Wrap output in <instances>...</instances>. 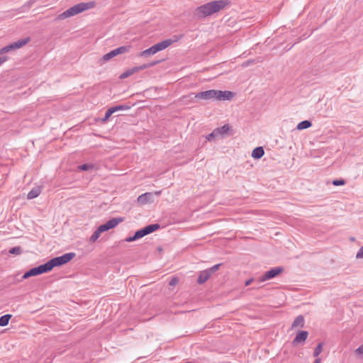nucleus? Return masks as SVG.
Instances as JSON below:
<instances>
[{
    "mask_svg": "<svg viewBox=\"0 0 363 363\" xmlns=\"http://www.w3.org/2000/svg\"><path fill=\"white\" fill-rule=\"evenodd\" d=\"M75 257L74 252L64 254L62 256L51 259L46 263L38 267L40 274L50 272L54 267H60L69 262Z\"/></svg>",
    "mask_w": 363,
    "mask_h": 363,
    "instance_id": "obj_1",
    "label": "nucleus"
},
{
    "mask_svg": "<svg viewBox=\"0 0 363 363\" xmlns=\"http://www.w3.org/2000/svg\"><path fill=\"white\" fill-rule=\"evenodd\" d=\"M233 96V94L230 91L211 89L199 92L194 97L203 100L227 101L230 100Z\"/></svg>",
    "mask_w": 363,
    "mask_h": 363,
    "instance_id": "obj_2",
    "label": "nucleus"
},
{
    "mask_svg": "<svg viewBox=\"0 0 363 363\" xmlns=\"http://www.w3.org/2000/svg\"><path fill=\"white\" fill-rule=\"evenodd\" d=\"M228 4L227 0L214 1L203 4L196 9V14L200 17H206L216 12H218Z\"/></svg>",
    "mask_w": 363,
    "mask_h": 363,
    "instance_id": "obj_3",
    "label": "nucleus"
},
{
    "mask_svg": "<svg viewBox=\"0 0 363 363\" xmlns=\"http://www.w3.org/2000/svg\"><path fill=\"white\" fill-rule=\"evenodd\" d=\"M183 38V35H174L172 38L167 39L161 41L148 49H146L140 52L141 57H148L157 53L159 51L163 50L174 43L179 41Z\"/></svg>",
    "mask_w": 363,
    "mask_h": 363,
    "instance_id": "obj_4",
    "label": "nucleus"
},
{
    "mask_svg": "<svg viewBox=\"0 0 363 363\" xmlns=\"http://www.w3.org/2000/svg\"><path fill=\"white\" fill-rule=\"evenodd\" d=\"M95 6V1L82 2L70 7L63 13H60L57 18L60 20L65 19L67 18L79 14L83 11L93 9Z\"/></svg>",
    "mask_w": 363,
    "mask_h": 363,
    "instance_id": "obj_5",
    "label": "nucleus"
},
{
    "mask_svg": "<svg viewBox=\"0 0 363 363\" xmlns=\"http://www.w3.org/2000/svg\"><path fill=\"white\" fill-rule=\"evenodd\" d=\"M123 220V219L122 218H114L109 220L106 223L101 225L97 228V229L93 233L92 235L90 237V242H95L100 237L101 233L115 228Z\"/></svg>",
    "mask_w": 363,
    "mask_h": 363,
    "instance_id": "obj_6",
    "label": "nucleus"
},
{
    "mask_svg": "<svg viewBox=\"0 0 363 363\" xmlns=\"http://www.w3.org/2000/svg\"><path fill=\"white\" fill-rule=\"evenodd\" d=\"M160 226L159 224L149 225L143 228V229L138 230L133 236L128 237V238H125V241L128 242L135 241L138 239H140V238L144 237L145 235H147L157 230V229L160 228Z\"/></svg>",
    "mask_w": 363,
    "mask_h": 363,
    "instance_id": "obj_7",
    "label": "nucleus"
},
{
    "mask_svg": "<svg viewBox=\"0 0 363 363\" xmlns=\"http://www.w3.org/2000/svg\"><path fill=\"white\" fill-rule=\"evenodd\" d=\"M30 41V38H26L25 39L19 40L13 43H11L9 45H6L1 49H0V55L8 52L13 50L19 49L24 45H26Z\"/></svg>",
    "mask_w": 363,
    "mask_h": 363,
    "instance_id": "obj_8",
    "label": "nucleus"
},
{
    "mask_svg": "<svg viewBox=\"0 0 363 363\" xmlns=\"http://www.w3.org/2000/svg\"><path fill=\"white\" fill-rule=\"evenodd\" d=\"M284 269L282 267H275L273 269H271L270 270L267 271L264 273V274L261 277L260 281H265L268 279H272L281 273L283 272Z\"/></svg>",
    "mask_w": 363,
    "mask_h": 363,
    "instance_id": "obj_9",
    "label": "nucleus"
},
{
    "mask_svg": "<svg viewBox=\"0 0 363 363\" xmlns=\"http://www.w3.org/2000/svg\"><path fill=\"white\" fill-rule=\"evenodd\" d=\"M138 202L141 205L153 202V194L152 192H147L141 194L138 198Z\"/></svg>",
    "mask_w": 363,
    "mask_h": 363,
    "instance_id": "obj_10",
    "label": "nucleus"
},
{
    "mask_svg": "<svg viewBox=\"0 0 363 363\" xmlns=\"http://www.w3.org/2000/svg\"><path fill=\"white\" fill-rule=\"evenodd\" d=\"M308 335V333L307 331H299L292 342L293 345H295L298 343H303L306 340Z\"/></svg>",
    "mask_w": 363,
    "mask_h": 363,
    "instance_id": "obj_11",
    "label": "nucleus"
},
{
    "mask_svg": "<svg viewBox=\"0 0 363 363\" xmlns=\"http://www.w3.org/2000/svg\"><path fill=\"white\" fill-rule=\"evenodd\" d=\"M211 276V272L208 271V269L200 272L197 282L200 284L205 283L209 277Z\"/></svg>",
    "mask_w": 363,
    "mask_h": 363,
    "instance_id": "obj_12",
    "label": "nucleus"
},
{
    "mask_svg": "<svg viewBox=\"0 0 363 363\" xmlns=\"http://www.w3.org/2000/svg\"><path fill=\"white\" fill-rule=\"evenodd\" d=\"M216 130L218 136H224L228 135L230 130V126L228 124H225L220 128H216Z\"/></svg>",
    "mask_w": 363,
    "mask_h": 363,
    "instance_id": "obj_13",
    "label": "nucleus"
},
{
    "mask_svg": "<svg viewBox=\"0 0 363 363\" xmlns=\"http://www.w3.org/2000/svg\"><path fill=\"white\" fill-rule=\"evenodd\" d=\"M304 325V318L302 315H298L292 323L291 328H303Z\"/></svg>",
    "mask_w": 363,
    "mask_h": 363,
    "instance_id": "obj_14",
    "label": "nucleus"
},
{
    "mask_svg": "<svg viewBox=\"0 0 363 363\" xmlns=\"http://www.w3.org/2000/svg\"><path fill=\"white\" fill-rule=\"evenodd\" d=\"M264 154V151L262 147H257L255 148L252 152V157L255 159L261 158Z\"/></svg>",
    "mask_w": 363,
    "mask_h": 363,
    "instance_id": "obj_15",
    "label": "nucleus"
},
{
    "mask_svg": "<svg viewBox=\"0 0 363 363\" xmlns=\"http://www.w3.org/2000/svg\"><path fill=\"white\" fill-rule=\"evenodd\" d=\"M41 192V189L40 187L38 186V187H35L33 189H32L28 194L27 195V199H35L38 196H39V194H40Z\"/></svg>",
    "mask_w": 363,
    "mask_h": 363,
    "instance_id": "obj_16",
    "label": "nucleus"
},
{
    "mask_svg": "<svg viewBox=\"0 0 363 363\" xmlns=\"http://www.w3.org/2000/svg\"><path fill=\"white\" fill-rule=\"evenodd\" d=\"M40 273H39V271H38V267H34V268H32L30 269V270H28V272H26L23 276V279H28L30 277H33V276H37V275H39Z\"/></svg>",
    "mask_w": 363,
    "mask_h": 363,
    "instance_id": "obj_17",
    "label": "nucleus"
},
{
    "mask_svg": "<svg viewBox=\"0 0 363 363\" xmlns=\"http://www.w3.org/2000/svg\"><path fill=\"white\" fill-rule=\"evenodd\" d=\"M138 72L137 71V69L135 67H133L130 69H127L125 72H124L121 76H120V78L121 79H125V78H127L130 76H131L132 74H135Z\"/></svg>",
    "mask_w": 363,
    "mask_h": 363,
    "instance_id": "obj_18",
    "label": "nucleus"
},
{
    "mask_svg": "<svg viewBox=\"0 0 363 363\" xmlns=\"http://www.w3.org/2000/svg\"><path fill=\"white\" fill-rule=\"evenodd\" d=\"M12 315L6 314L0 317V326L4 327L6 326L9 324L10 319L11 318Z\"/></svg>",
    "mask_w": 363,
    "mask_h": 363,
    "instance_id": "obj_19",
    "label": "nucleus"
},
{
    "mask_svg": "<svg viewBox=\"0 0 363 363\" xmlns=\"http://www.w3.org/2000/svg\"><path fill=\"white\" fill-rule=\"evenodd\" d=\"M312 125V123L309 121H303L300 122L297 125L298 130H303L310 128Z\"/></svg>",
    "mask_w": 363,
    "mask_h": 363,
    "instance_id": "obj_20",
    "label": "nucleus"
},
{
    "mask_svg": "<svg viewBox=\"0 0 363 363\" xmlns=\"http://www.w3.org/2000/svg\"><path fill=\"white\" fill-rule=\"evenodd\" d=\"M131 48L130 45H124L121 46L119 48H116V52H117V55L123 54L125 52H128Z\"/></svg>",
    "mask_w": 363,
    "mask_h": 363,
    "instance_id": "obj_21",
    "label": "nucleus"
},
{
    "mask_svg": "<svg viewBox=\"0 0 363 363\" xmlns=\"http://www.w3.org/2000/svg\"><path fill=\"white\" fill-rule=\"evenodd\" d=\"M117 52H116V49L111 50V52L106 53V55H104L102 57V60L104 61H108L110 60L111 58L117 56Z\"/></svg>",
    "mask_w": 363,
    "mask_h": 363,
    "instance_id": "obj_22",
    "label": "nucleus"
},
{
    "mask_svg": "<svg viewBox=\"0 0 363 363\" xmlns=\"http://www.w3.org/2000/svg\"><path fill=\"white\" fill-rule=\"evenodd\" d=\"M157 63V62H152L149 64H144L143 65H140V66H136V69H137V71L139 72L140 70H143V69H145L147 68H149L150 67H152L154 65H155Z\"/></svg>",
    "mask_w": 363,
    "mask_h": 363,
    "instance_id": "obj_23",
    "label": "nucleus"
},
{
    "mask_svg": "<svg viewBox=\"0 0 363 363\" xmlns=\"http://www.w3.org/2000/svg\"><path fill=\"white\" fill-rule=\"evenodd\" d=\"M111 108L114 113L115 112L118 111L128 110L130 108V106H125V105H119V106L111 107Z\"/></svg>",
    "mask_w": 363,
    "mask_h": 363,
    "instance_id": "obj_24",
    "label": "nucleus"
},
{
    "mask_svg": "<svg viewBox=\"0 0 363 363\" xmlns=\"http://www.w3.org/2000/svg\"><path fill=\"white\" fill-rule=\"evenodd\" d=\"M9 253L12 255H19L22 253V249L20 246L14 247L9 250Z\"/></svg>",
    "mask_w": 363,
    "mask_h": 363,
    "instance_id": "obj_25",
    "label": "nucleus"
},
{
    "mask_svg": "<svg viewBox=\"0 0 363 363\" xmlns=\"http://www.w3.org/2000/svg\"><path fill=\"white\" fill-rule=\"evenodd\" d=\"M323 343H319L314 350L313 356L318 357L323 351Z\"/></svg>",
    "mask_w": 363,
    "mask_h": 363,
    "instance_id": "obj_26",
    "label": "nucleus"
},
{
    "mask_svg": "<svg viewBox=\"0 0 363 363\" xmlns=\"http://www.w3.org/2000/svg\"><path fill=\"white\" fill-rule=\"evenodd\" d=\"M113 113V112L112 111L111 108H108L106 111V113H105V116L104 117V118L102 119V121L103 122H106L109 118L111 116V115Z\"/></svg>",
    "mask_w": 363,
    "mask_h": 363,
    "instance_id": "obj_27",
    "label": "nucleus"
},
{
    "mask_svg": "<svg viewBox=\"0 0 363 363\" xmlns=\"http://www.w3.org/2000/svg\"><path fill=\"white\" fill-rule=\"evenodd\" d=\"M93 168V165L92 164H82L80 166H79V169L82 170V171H87V170H89Z\"/></svg>",
    "mask_w": 363,
    "mask_h": 363,
    "instance_id": "obj_28",
    "label": "nucleus"
},
{
    "mask_svg": "<svg viewBox=\"0 0 363 363\" xmlns=\"http://www.w3.org/2000/svg\"><path fill=\"white\" fill-rule=\"evenodd\" d=\"M216 137H218V133H217V132H216V129H214L211 133L208 134V135L206 136V139H207L208 140H211L212 139H213V138H216Z\"/></svg>",
    "mask_w": 363,
    "mask_h": 363,
    "instance_id": "obj_29",
    "label": "nucleus"
},
{
    "mask_svg": "<svg viewBox=\"0 0 363 363\" xmlns=\"http://www.w3.org/2000/svg\"><path fill=\"white\" fill-rule=\"evenodd\" d=\"M345 184V180L343 179H335L333 181V184L335 186H341Z\"/></svg>",
    "mask_w": 363,
    "mask_h": 363,
    "instance_id": "obj_30",
    "label": "nucleus"
},
{
    "mask_svg": "<svg viewBox=\"0 0 363 363\" xmlns=\"http://www.w3.org/2000/svg\"><path fill=\"white\" fill-rule=\"evenodd\" d=\"M220 266V264H216L213 266L212 267L208 269V271L211 272V274L216 272Z\"/></svg>",
    "mask_w": 363,
    "mask_h": 363,
    "instance_id": "obj_31",
    "label": "nucleus"
},
{
    "mask_svg": "<svg viewBox=\"0 0 363 363\" xmlns=\"http://www.w3.org/2000/svg\"><path fill=\"white\" fill-rule=\"evenodd\" d=\"M179 282V279L177 277H173L171 279V280L169 282V284L170 286H175Z\"/></svg>",
    "mask_w": 363,
    "mask_h": 363,
    "instance_id": "obj_32",
    "label": "nucleus"
},
{
    "mask_svg": "<svg viewBox=\"0 0 363 363\" xmlns=\"http://www.w3.org/2000/svg\"><path fill=\"white\" fill-rule=\"evenodd\" d=\"M357 259H362L363 258V246L360 247L359 251L357 252L356 255Z\"/></svg>",
    "mask_w": 363,
    "mask_h": 363,
    "instance_id": "obj_33",
    "label": "nucleus"
},
{
    "mask_svg": "<svg viewBox=\"0 0 363 363\" xmlns=\"http://www.w3.org/2000/svg\"><path fill=\"white\" fill-rule=\"evenodd\" d=\"M355 353L357 354L363 356V344L361 345L358 348L355 350Z\"/></svg>",
    "mask_w": 363,
    "mask_h": 363,
    "instance_id": "obj_34",
    "label": "nucleus"
},
{
    "mask_svg": "<svg viewBox=\"0 0 363 363\" xmlns=\"http://www.w3.org/2000/svg\"><path fill=\"white\" fill-rule=\"evenodd\" d=\"M35 0H29L25 6H28L30 7L33 4H34Z\"/></svg>",
    "mask_w": 363,
    "mask_h": 363,
    "instance_id": "obj_35",
    "label": "nucleus"
},
{
    "mask_svg": "<svg viewBox=\"0 0 363 363\" xmlns=\"http://www.w3.org/2000/svg\"><path fill=\"white\" fill-rule=\"evenodd\" d=\"M7 60V57H0V65Z\"/></svg>",
    "mask_w": 363,
    "mask_h": 363,
    "instance_id": "obj_36",
    "label": "nucleus"
},
{
    "mask_svg": "<svg viewBox=\"0 0 363 363\" xmlns=\"http://www.w3.org/2000/svg\"><path fill=\"white\" fill-rule=\"evenodd\" d=\"M252 282V279H248L245 281V286H249Z\"/></svg>",
    "mask_w": 363,
    "mask_h": 363,
    "instance_id": "obj_37",
    "label": "nucleus"
},
{
    "mask_svg": "<svg viewBox=\"0 0 363 363\" xmlns=\"http://www.w3.org/2000/svg\"><path fill=\"white\" fill-rule=\"evenodd\" d=\"M161 193V191H155L153 194V196L155 195V196H159Z\"/></svg>",
    "mask_w": 363,
    "mask_h": 363,
    "instance_id": "obj_38",
    "label": "nucleus"
},
{
    "mask_svg": "<svg viewBox=\"0 0 363 363\" xmlns=\"http://www.w3.org/2000/svg\"><path fill=\"white\" fill-rule=\"evenodd\" d=\"M320 362H321L320 359V358H317V359H315L314 363H320Z\"/></svg>",
    "mask_w": 363,
    "mask_h": 363,
    "instance_id": "obj_39",
    "label": "nucleus"
}]
</instances>
